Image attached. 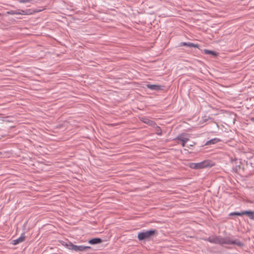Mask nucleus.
Returning <instances> with one entry per match:
<instances>
[{"mask_svg": "<svg viewBox=\"0 0 254 254\" xmlns=\"http://www.w3.org/2000/svg\"><path fill=\"white\" fill-rule=\"evenodd\" d=\"M205 241L211 243L215 244L222 245H236L240 247H243L244 244L238 239L233 238V237L226 236L222 237L221 236H215L213 237H208L205 239Z\"/></svg>", "mask_w": 254, "mask_h": 254, "instance_id": "f257e3e1", "label": "nucleus"}, {"mask_svg": "<svg viewBox=\"0 0 254 254\" xmlns=\"http://www.w3.org/2000/svg\"><path fill=\"white\" fill-rule=\"evenodd\" d=\"M158 234L156 229L144 230L138 233L137 238L139 241H142L150 238L151 236Z\"/></svg>", "mask_w": 254, "mask_h": 254, "instance_id": "f03ea898", "label": "nucleus"}, {"mask_svg": "<svg viewBox=\"0 0 254 254\" xmlns=\"http://www.w3.org/2000/svg\"><path fill=\"white\" fill-rule=\"evenodd\" d=\"M214 165L212 161L209 160H204L199 163H191L190 165V168L194 169H200L207 167H210Z\"/></svg>", "mask_w": 254, "mask_h": 254, "instance_id": "7ed1b4c3", "label": "nucleus"}, {"mask_svg": "<svg viewBox=\"0 0 254 254\" xmlns=\"http://www.w3.org/2000/svg\"><path fill=\"white\" fill-rule=\"evenodd\" d=\"M139 120L142 122L147 124L150 127H155L156 126V124L154 121L149 119L146 117H140Z\"/></svg>", "mask_w": 254, "mask_h": 254, "instance_id": "20e7f679", "label": "nucleus"}, {"mask_svg": "<svg viewBox=\"0 0 254 254\" xmlns=\"http://www.w3.org/2000/svg\"><path fill=\"white\" fill-rule=\"evenodd\" d=\"M146 87L147 88L154 91H159L163 90L164 86L162 85H159L157 84H147Z\"/></svg>", "mask_w": 254, "mask_h": 254, "instance_id": "39448f33", "label": "nucleus"}, {"mask_svg": "<svg viewBox=\"0 0 254 254\" xmlns=\"http://www.w3.org/2000/svg\"><path fill=\"white\" fill-rule=\"evenodd\" d=\"M176 141H182V140H189L190 138L188 134L181 133L179 134L174 139Z\"/></svg>", "mask_w": 254, "mask_h": 254, "instance_id": "423d86ee", "label": "nucleus"}, {"mask_svg": "<svg viewBox=\"0 0 254 254\" xmlns=\"http://www.w3.org/2000/svg\"><path fill=\"white\" fill-rule=\"evenodd\" d=\"M25 239V236L24 233H22L20 236L15 240H13L12 241V244L14 245H16L22 242H23Z\"/></svg>", "mask_w": 254, "mask_h": 254, "instance_id": "0eeeda50", "label": "nucleus"}, {"mask_svg": "<svg viewBox=\"0 0 254 254\" xmlns=\"http://www.w3.org/2000/svg\"><path fill=\"white\" fill-rule=\"evenodd\" d=\"M187 46L190 48H199V45L195 44L191 42H181L180 44V46Z\"/></svg>", "mask_w": 254, "mask_h": 254, "instance_id": "6e6552de", "label": "nucleus"}, {"mask_svg": "<svg viewBox=\"0 0 254 254\" xmlns=\"http://www.w3.org/2000/svg\"><path fill=\"white\" fill-rule=\"evenodd\" d=\"M221 141V139L218 138H214L209 140L207 141L204 144L205 145L209 146L212 144H215L219 141Z\"/></svg>", "mask_w": 254, "mask_h": 254, "instance_id": "1a4fd4ad", "label": "nucleus"}, {"mask_svg": "<svg viewBox=\"0 0 254 254\" xmlns=\"http://www.w3.org/2000/svg\"><path fill=\"white\" fill-rule=\"evenodd\" d=\"M102 242V240L101 239L99 238H95L92 239H90L88 241V243L91 245H96L100 244Z\"/></svg>", "mask_w": 254, "mask_h": 254, "instance_id": "9d476101", "label": "nucleus"}, {"mask_svg": "<svg viewBox=\"0 0 254 254\" xmlns=\"http://www.w3.org/2000/svg\"><path fill=\"white\" fill-rule=\"evenodd\" d=\"M61 244L63 246L65 247L68 250H71L72 243L71 242H70V241H67L66 242L62 241L61 242Z\"/></svg>", "mask_w": 254, "mask_h": 254, "instance_id": "9b49d317", "label": "nucleus"}, {"mask_svg": "<svg viewBox=\"0 0 254 254\" xmlns=\"http://www.w3.org/2000/svg\"><path fill=\"white\" fill-rule=\"evenodd\" d=\"M245 215H247L250 219L254 220V211L245 210Z\"/></svg>", "mask_w": 254, "mask_h": 254, "instance_id": "f8f14e48", "label": "nucleus"}, {"mask_svg": "<svg viewBox=\"0 0 254 254\" xmlns=\"http://www.w3.org/2000/svg\"><path fill=\"white\" fill-rule=\"evenodd\" d=\"M18 11H19V14L20 15H29L33 13L31 11L30 9H26V10H22V9H18Z\"/></svg>", "mask_w": 254, "mask_h": 254, "instance_id": "ddd939ff", "label": "nucleus"}, {"mask_svg": "<svg viewBox=\"0 0 254 254\" xmlns=\"http://www.w3.org/2000/svg\"><path fill=\"white\" fill-rule=\"evenodd\" d=\"M203 53H204L205 54H206V55H212L214 57L218 55V54L216 52H215L213 51H211V50H206V49L203 50Z\"/></svg>", "mask_w": 254, "mask_h": 254, "instance_id": "4468645a", "label": "nucleus"}, {"mask_svg": "<svg viewBox=\"0 0 254 254\" xmlns=\"http://www.w3.org/2000/svg\"><path fill=\"white\" fill-rule=\"evenodd\" d=\"M91 249L90 246H78V252H82L84 251L90 250Z\"/></svg>", "mask_w": 254, "mask_h": 254, "instance_id": "2eb2a0df", "label": "nucleus"}, {"mask_svg": "<svg viewBox=\"0 0 254 254\" xmlns=\"http://www.w3.org/2000/svg\"><path fill=\"white\" fill-rule=\"evenodd\" d=\"M155 127V131L156 133L158 135H161L162 134V130L161 129V128L157 126V125L154 127Z\"/></svg>", "mask_w": 254, "mask_h": 254, "instance_id": "dca6fc26", "label": "nucleus"}, {"mask_svg": "<svg viewBox=\"0 0 254 254\" xmlns=\"http://www.w3.org/2000/svg\"><path fill=\"white\" fill-rule=\"evenodd\" d=\"M7 13L11 14V15H14V14H18L19 11L17 10H11L7 12Z\"/></svg>", "mask_w": 254, "mask_h": 254, "instance_id": "f3484780", "label": "nucleus"}, {"mask_svg": "<svg viewBox=\"0 0 254 254\" xmlns=\"http://www.w3.org/2000/svg\"><path fill=\"white\" fill-rule=\"evenodd\" d=\"M71 250L76 252H78V246L74 245L72 244Z\"/></svg>", "mask_w": 254, "mask_h": 254, "instance_id": "a211bd4d", "label": "nucleus"}, {"mask_svg": "<svg viewBox=\"0 0 254 254\" xmlns=\"http://www.w3.org/2000/svg\"><path fill=\"white\" fill-rule=\"evenodd\" d=\"M189 140H182V141H177V142L178 143H181L182 146L183 147H185V145H186V143Z\"/></svg>", "mask_w": 254, "mask_h": 254, "instance_id": "6ab92c4d", "label": "nucleus"}, {"mask_svg": "<svg viewBox=\"0 0 254 254\" xmlns=\"http://www.w3.org/2000/svg\"><path fill=\"white\" fill-rule=\"evenodd\" d=\"M234 214H235V215L242 216V215H245V211H243L241 212H234Z\"/></svg>", "mask_w": 254, "mask_h": 254, "instance_id": "aec40b11", "label": "nucleus"}, {"mask_svg": "<svg viewBox=\"0 0 254 254\" xmlns=\"http://www.w3.org/2000/svg\"><path fill=\"white\" fill-rule=\"evenodd\" d=\"M31 0H17L20 3H27L30 2Z\"/></svg>", "mask_w": 254, "mask_h": 254, "instance_id": "412c9836", "label": "nucleus"}, {"mask_svg": "<svg viewBox=\"0 0 254 254\" xmlns=\"http://www.w3.org/2000/svg\"><path fill=\"white\" fill-rule=\"evenodd\" d=\"M233 170L234 172L236 173L237 171V167H236L235 168H233Z\"/></svg>", "mask_w": 254, "mask_h": 254, "instance_id": "4be33fe9", "label": "nucleus"}, {"mask_svg": "<svg viewBox=\"0 0 254 254\" xmlns=\"http://www.w3.org/2000/svg\"><path fill=\"white\" fill-rule=\"evenodd\" d=\"M250 120L254 123V117H252L250 119Z\"/></svg>", "mask_w": 254, "mask_h": 254, "instance_id": "5701e85b", "label": "nucleus"}, {"mask_svg": "<svg viewBox=\"0 0 254 254\" xmlns=\"http://www.w3.org/2000/svg\"><path fill=\"white\" fill-rule=\"evenodd\" d=\"M229 215H230V216L235 215L234 212L230 213V214H229Z\"/></svg>", "mask_w": 254, "mask_h": 254, "instance_id": "b1692460", "label": "nucleus"}, {"mask_svg": "<svg viewBox=\"0 0 254 254\" xmlns=\"http://www.w3.org/2000/svg\"><path fill=\"white\" fill-rule=\"evenodd\" d=\"M207 120H208V119H204V120H203V123L206 122Z\"/></svg>", "mask_w": 254, "mask_h": 254, "instance_id": "393cba45", "label": "nucleus"}]
</instances>
